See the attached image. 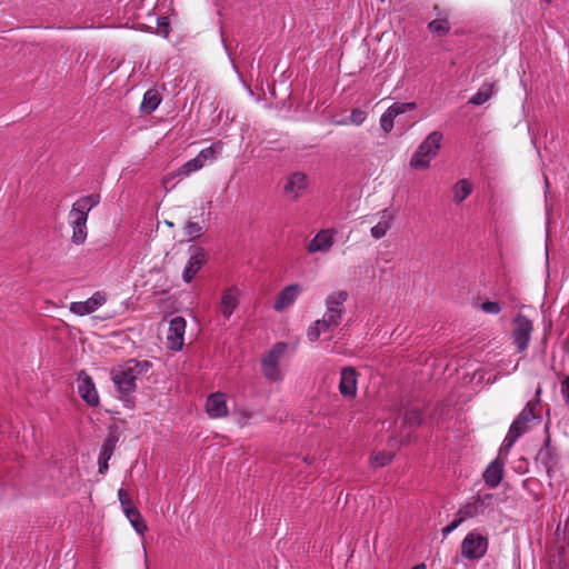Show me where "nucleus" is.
Listing matches in <instances>:
<instances>
[{
	"instance_id": "nucleus-9",
	"label": "nucleus",
	"mask_w": 569,
	"mask_h": 569,
	"mask_svg": "<svg viewBox=\"0 0 569 569\" xmlns=\"http://www.w3.org/2000/svg\"><path fill=\"white\" fill-rule=\"evenodd\" d=\"M190 257L189 260L182 271V279L184 282L190 283L198 271L207 263L208 253L207 251L197 246H191L189 248Z\"/></svg>"
},
{
	"instance_id": "nucleus-42",
	"label": "nucleus",
	"mask_w": 569,
	"mask_h": 569,
	"mask_svg": "<svg viewBox=\"0 0 569 569\" xmlns=\"http://www.w3.org/2000/svg\"><path fill=\"white\" fill-rule=\"evenodd\" d=\"M236 413L239 416V425L241 427L246 426L253 416L252 411L246 408H240L236 410Z\"/></svg>"
},
{
	"instance_id": "nucleus-43",
	"label": "nucleus",
	"mask_w": 569,
	"mask_h": 569,
	"mask_svg": "<svg viewBox=\"0 0 569 569\" xmlns=\"http://www.w3.org/2000/svg\"><path fill=\"white\" fill-rule=\"evenodd\" d=\"M561 395L565 399V402L569 405V376H566L561 380Z\"/></svg>"
},
{
	"instance_id": "nucleus-21",
	"label": "nucleus",
	"mask_w": 569,
	"mask_h": 569,
	"mask_svg": "<svg viewBox=\"0 0 569 569\" xmlns=\"http://www.w3.org/2000/svg\"><path fill=\"white\" fill-rule=\"evenodd\" d=\"M442 139L443 134L440 131H432L427 136V138L419 144L417 149L433 159L437 157L441 148Z\"/></svg>"
},
{
	"instance_id": "nucleus-39",
	"label": "nucleus",
	"mask_w": 569,
	"mask_h": 569,
	"mask_svg": "<svg viewBox=\"0 0 569 569\" xmlns=\"http://www.w3.org/2000/svg\"><path fill=\"white\" fill-rule=\"evenodd\" d=\"M184 232L191 239H196L202 234V227L198 222L189 221L184 227Z\"/></svg>"
},
{
	"instance_id": "nucleus-18",
	"label": "nucleus",
	"mask_w": 569,
	"mask_h": 569,
	"mask_svg": "<svg viewBox=\"0 0 569 569\" xmlns=\"http://www.w3.org/2000/svg\"><path fill=\"white\" fill-rule=\"evenodd\" d=\"M505 462L500 458L492 460L483 471L485 483L490 488H496L502 480Z\"/></svg>"
},
{
	"instance_id": "nucleus-29",
	"label": "nucleus",
	"mask_w": 569,
	"mask_h": 569,
	"mask_svg": "<svg viewBox=\"0 0 569 569\" xmlns=\"http://www.w3.org/2000/svg\"><path fill=\"white\" fill-rule=\"evenodd\" d=\"M222 150V142L218 141L210 147L202 149L196 157L204 166L207 161H213Z\"/></svg>"
},
{
	"instance_id": "nucleus-33",
	"label": "nucleus",
	"mask_w": 569,
	"mask_h": 569,
	"mask_svg": "<svg viewBox=\"0 0 569 569\" xmlns=\"http://www.w3.org/2000/svg\"><path fill=\"white\" fill-rule=\"evenodd\" d=\"M203 164L200 162V159L194 157L193 159L187 161L178 169V176L187 177L192 172L200 170Z\"/></svg>"
},
{
	"instance_id": "nucleus-15",
	"label": "nucleus",
	"mask_w": 569,
	"mask_h": 569,
	"mask_svg": "<svg viewBox=\"0 0 569 569\" xmlns=\"http://www.w3.org/2000/svg\"><path fill=\"white\" fill-rule=\"evenodd\" d=\"M206 411L212 419L227 417L229 415L227 395L220 391L209 395L206 401Z\"/></svg>"
},
{
	"instance_id": "nucleus-2",
	"label": "nucleus",
	"mask_w": 569,
	"mask_h": 569,
	"mask_svg": "<svg viewBox=\"0 0 569 569\" xmlns=\"http://www.w3.org/2000/svg\"><path fill=\"white\" fill-rule=\"evenodd\" d=\"M100 194L91 193L79 198L69 212V221L72 227L71 240L76 244H82L87 239L88 213L99 204Z\"/></svg>"
},
{
	"instance_id": "nucleus-35",
	"label": "nucleus",
	"mask_w": 569,
	"mask_h": 569,
	"mask_svg": "<svg viewBox=\"0 0 569 569\" xmlns=\"http://www.w3.org/2000/svg\"><path fill=\"white\" fill-rule=\"evenodd\" d=\"M415 108L416 103L413 102H395L388 108V111H390L396 118L397 116L413 110Z\"/></svg>"
},
{
	"instance_id": "nucleus-22",
	"label": "nucleus",
	"mask_w": 569,
	"mask_h": 569,
	"mask_svg": "<svg viewBox=\"0 0 569 569\" xmlns=\"http://www.w3.org/2000/svg\"><path fill=\"white\" fill-rule=\"evenodd\" d=\"M528 430V423L520 421L517 417L511 423L509 431L503 439L502 446L500 448V452L503 450H509L515 442Z\"/></svg>"
},
{
	"instance_id": "nucleus-11",
	"label": "nucleus",
	"mask_w": 569,
	"mask_h": 569,
	"mask_svg": "<svg viewBox=\"0 0 569 569\" xmlns=\"http://www.w3.org/2000/svg\"><path fill=\"white\" fill-rule=\"evenodd\" d=\"M187 322L183 317L177 316L169 323L167 342L172 351H180L183 347V337Z\"/></svg>"
},
{
	"instance_id": "nucleus-34",
	"label": "nucleus",
	"mask_w": 569,
	"mask_h": 569,
	"mask_svg": "<svg viewBox=\"0 0 569 569\" xmlns=\"http://www.w3.org/2000/svg\"><path fill=\"white\" fill-rule=\"evenodd\" d=\"M536 408L537 407L533 401L527 402L525 408L518 415V418L520 419V421L529 423L530 421H532L535 419H539L540 417L535 413Z\"/></svg>"
},
{
	"instance_id": "nucleus-44",
	"label": "nucleus",
	"mask_w": 569,
	"mask_h": 569,
	"mask_svg": "<svg viewBox=\"0 0 569 569\" xmlns=\"http://www.w3.org/2000/svg\"><path fill=\"white\" fill-rule=\"evenodd\" d=\"M158 28L164 36L169 34V21L167 17L158 18Z\"/></svg>"
},
{
	"instance_id": "nucleus-41",
	"label": "nucleus",
	"mask_w": 569,
	"mask_h": 569,
	"mask_svg": "<svg viewBox=\"0 0 569 569\" xmlns=\"http://www.w3.org/2000/svg\"><path fill=\"white\" fill-rule=\"evenodd\" d=\"M367 118L366 112L360 108H355L350 113V121L357 126L361 124Z\"/></svg>"
},
{
	"instance_id": "nucleus-30",
	"label": "nucleus",
	"mask_w": 569,
	"mask_h": 569,
	"mask_svg": "<svg viewBox=\"0 0 569 569\" xmlns=\"http://www.w3.org/2000/svg\"><path fill=\"white\" fill-rule=\"evenodd\" d=\"M428 30L433 34L442 37L450 31V23L446 17L437 18L428 23Z\"/></svg>"
},
{
	"instance_id": "nucleus-19",
	"label": "nucleus",
	"mask_w": 569,
	"mask_h": 569,
	"mask_svg": "<svg viewBox=\"0 0 569 569\" xmlns=\"http://www.w3.org/2000/svg\"><path fill=\"white\" fill-rule=\"evenodd\" d=\"M118 440H119V438L116 433H110L101 447L99 459H98L99 472L101 475L106 473V471L109 468L108 462L114 452Z\"/></svg>"
},
{
	"instance_id": "nucleus-25",
	"label": "nucleus",
	"mask_w": 569,
	"mask_h": 569,
	"mask_svg": "<svg viewBox=\"0 0 569 569\" xmlns=\"http://www.w3.org/2000/svg\"><path fill=\"white\" fill-rule=\"evenodd\" d=\"M162 98L156 89H149L144 92L140 110L143 113H152L160 104Z\"/></svg>"
},
{
	"instance_id": "nucleus-3",
	"label": "nucleus",
	"mask_w": 569,
	"mask_h": 569,
	"mask_svg": "<svg viewBox=\"0 0 569 569\" xmlns=\"http://www.w3.org/2000/svg\"><path fill=\"white\" fill-rule=\"evenodd\" d=\"M493 495H477L470 501L461 505L456 513V519L442 529L443 536L456 530L465 520L483 515L489 508H492Z\"/></svg>"
},
{
	"instance_id": "nucleus-8",
	"label": "nucleus",
	"mask_w": 569,
	"mask_h": 569,
	"mask_svg": "<svg viewBox=\"0 0 569 569\" xmlns=\"http://www.w3.org/2000/svg\"><path fill=\"white\" fill-rule=\"evenodd\" d=\"M536 463L546 470L549 478H552L555 469L559 465V455L557 449L551 446V438L549 435L536 456Z\"/></svg>"
},
{
	"instance_id": "nucleus-46",
	"label": "nucleus",
	"mask_w": 569,
	"mask_h": 569,
	"mask_svg": "<svg viewBox=\"0 0 569 569\" xmlns=\"http://www.w3.org/2000/svg\"><path fill=\"white\" fill-rule=\"evenodd\" d=\"M411 569H427L426 565L425 563H420V565H417L415 566L413 568Z\"/></svg>"
},
{
	"instance_id": "nucleus-38",
	"label": "nucleus",
	"mask_w": 569,
	"mask_h": 569,
	"mask_svg": "<svg viewBox=\"0 0 569 569\" xmlns=\"http://www.w3.org/2000/svg\"><path fill=\"white\" fill-rule=\"evenodd\" d=\"M395 117L388 109L382 113L380 118V127L386 132L389 133L393 128Z\"/></svg>"
},
{
	"instance_id": "nucleus-40",
	"label": "nucleus",
	"mask_w": 569,
	"mask_h": 569,
	"mask_svg": "<svg viewBox=\"0 0 569 569\" xmlns=\"http://www.w3.org/2000/svg\"><path fill=\"white\" fill-rule=\"evenodd\" d=\"M480 308L485 313L489 315H498L502 310V307L499 302L489 300L482 302Z\"/></svg>"
},
{
	"instance_id": "nucleus-23",
	"label": "nucleus",
	"mask_w": 569,
	"mask_h": 569,
	"mask_svg": "<svg viewBox=\"0 0 569 569\" xmlns=\"http://www.w3.org/2000/svg\"><path fill=\"white\" fill-rule=\"evenodd\" d=\"M381 219L380 221L373 226L370 230L371 236L375 239H381L386 236L387 231L391 227V222L395 218L393 213L390 212L388 209H385L380 212Z\"/></svg>"
},
{
	"instance_id": "nucleus-32",
	"label": "nucleus",
	"mask_w": 569,
	"mask_h": 569,
	"mask_svg": "<svg viewBox=\"0 0 569 569\" xmlns=\"http://www.w3.org/2000/svg\"><path fill=\"white\" fill-rule=\"evenodd\" d=\"M431 158L425 152H420L419 149L415 151L410 159V167L416 170H426L430 167Z\"/></svg>"
},
{
	"instance_id": "nucleus-6",
	"label": "nucleus",
	"mask_w": 569,
	"mask_h": 569,
	"mask_svg": "<svg viewBox=\"0 0 569 569\" xmlns=\"http://www.w3.org/2000/svg\"><path fill=\"white\" fill-rule=\"evenodd\" d=\"M488 546L487 537L472 531L461 542V555L469 560H478L486 555Z\"/></svg>"
},
{
	"instance_id": "nucleus-12",
	"label": "nucleus",
	"mask_w": 569,
	"mask_h": 569,
	"mask_svg": "<svg viewBox=\"0 0 569 569\" xmlns=\"http://www.w3.org/2000/svg\"><path fill=\"white\" fill-rule=\"evenodd\" d=\"M308 188V177L305 172L296 171L288 176L283 186V192L287 198L292 201L299 199V197Z\"/></svg>"
},
{
	"instance_id": "nucleus-5",
	"label": "nucleus",
	"mask_w": 569,
	"mask_h": 569,
	"mask_svg": "<svg viewBox=\"0 0 569 569\" xmlns=\"http://www.w3.org/2000/svg\"><path fill=\"white\" fill-rule=\"evenodd\" d=\"M287 349V343L277 342L261 359V370L264 378L276 382L282 379L279 361Z\"/></svg>"
},
{
	"instance_id": "nucleus-20",
	"label": "nucleus",
	"mask_w": 569,
	"mask_h": 569,
	"mask_svg": "<svg viewBox=\"0 0 569 569\" xmlns=\"http://www.w3.org/2000/svg\"><path fill=\"white\" fill-rule=\"evenodd\" d=\"M333 244V236L331 230H320L308 243L307 251L309 253L328 251Z\"/></svg>"
},
{
	"instance_id": "nucleus-24",
	"label": "nucleus",
	"mask_w": 569,
	"mask_h": 569,
	"mask_svg": "<svg viewBox=\"0 0 569 569\" xmlns=\"http://www.w3.org/2000/svg\"><path fill=\"white\" fill-rule=\"evenodd\" d=\"M473 186L468 179L458 180L452 187L453 202L460 204L471 194Z\"/></svg>"
},
{
	"instance_id": "nucleus-37",
	"label": "nucleus",
	"mask_w": 569,
	"mask_h": 569,
	"mask_svg": "<svg viewBox=\"0 0 569 569\" xmlns=\"http://www.w3.org/2000/svg\"><path fill=\"white\" fill-rule=\"evenodd\" d=\"M118 499L120 501V505H121L123 513H126V510H128V509H134L136 508L133 506V502H132L129 493L123 488H120L118 490Z\"/></svg>"
},
{
	"instance_id": "nucleus-26",
	"label": "nucleus",
	"mask_w": 569,
	"mask_h": 569,
	"mask_svg": "<svg viewBox=\"0 0 569 569\" xmlns=\"http://www.w3.org/2000/svg\"><path fill=\"white\" fill-rule=\"evenodd\" d=\"M496 92V84L493 82H485L478 91L469 99V103L473 106H481L486 103Z\"/></svg>"
},
{
	"instance_id": "nucleus-45",
	"label": "nucleus",
	"mask_w": 569,
	"mask_h": 569,
	"mask_svg": "<svg viewBox=\"0 0 569 569\" xmlns=\"http://www.w3.org/2000/svg\"><path fill=\"white\" fill-rule=\"evenodd\" d=\"M540 395H541V387L538 386L537 390H536V393H535V397H536V401H533L536 403V407L539 405V401H540Z\"/></svg>"
},
{
	"instance_id": "nucleus-4",
	"label": "nucleus",
	"mask_w": 569,
	"mask_h": 569,
	"mask_svg": "<svg viewBox=\"0 0 569 569\" xmlns=\"http://www.w3.org/2000/svg\"><path fill=\"white\" fill-rule=\"evenodd\" d=\"M533 332V321L523 313H518L512 320L510 337L516 351L525 353L530 345Z\"/></svg>"
},
{
	"instance_id": "nucleus-27",
	"label": "nucleus",
	"mask_w": 569,
	"mask_h": 569,
	"mask_svg": "<svg viewBox=\"0 0 569 569\" xmlns=\"http://www.w3.org/2000/svg\"><path fill=\"white\" fill-rule=\"evenodd\" d=\"M339 323H331L328 321L327 316L323 315L322 319H318L313 322V325L308 329V339L311 342H315L319 339L322 332H327L331 327H338Z\"/></svg>"
},
{
	"instance_id": "nucleus-28",
	"label": "nucleus",
	"mask_w": 569,
	"mask_h": 569,
	"mask_svg": "<svg viewBox=\"0 0 569 569\" xmlns=\"http://www.w3.org/2000/svg\"><path fill=\"white\" fill-rule=\"evenodd\" d=\"M126 517L130 521L133 529L139 533L140 536H144V533L148 530V526L141 515V512L134 508V509H128L126 510Z\"/></svg>"
},
{
	"instance_id": "nucleus-14",
	"label": "nucleus",
	"mask_w": 569,
	"mask_h": 569,
	"mask_svg": "<svg viewBox=\"0 0 569 569\" xmlns=\"http://www.w3.org/2000/svg\"><path fill=\"white\" fill-rule=\"evenodd\" d=\"M240 303V290L232 286L222 291L219 301V311L224 319H229Z\"/></svg>"
},
{
	"instance_id": "nucleus-36",
	"label": "nucleus",
	"mask_w": 569,
	"mask_h": 569,
	"mask_svg": "<svg viewBox=\"0 0 569 569\" xmlns=\"http://www.w3.org/2000/svg\"><path fill=\"white\" fill-rule=\"evenodd\" d=\"M393 459V455L387 451H381L371 458V463L375 467H385L389 465Z\"/></svg>"
},
{
	"instance_id": "nucleus-17",
	"label": "nucleus",
	"mask_w": 569,
	"mask_h": 569,
	"mask_svg": "<svg viewBox=\"0 0 569 569\" xmlns=\"http://www.w3.org/2000/svg\"><path fill=\"white\" fill-rule=\"evenodd\" d=\"M302 288L299 283H293L284 287L276 298L273 309L276 311H283L289 308L301 293Z\"/></svg>"
},
{
	"instance_id": "nucleus-16",
	"label": "nucleus",
	"mask_w": 569,
	"mask_h": 569,
	"mask_svg": "<svg viewBox=\"0 0 569 569\" xmlns=\"http://www.w3.org/2000/svg\"><path fill=\"white\" fill-rule=\"evenodd\" d=\"M358 373L353 367H345L340 373L339 391L345 398H355L357 395Z\"/></svg>"
},
{
	"instance_id": "nucleus-13",
	"label": "nucleus",
	"mask_w": 569,
	"mask_h": 569,
	"mask_svg": "<svg viewBox=\"0 0 569 569\" xmlns=\"http://www.w3.org/2000/svg\"><path fill=\"white\" fill-rule=\"evenodd\" d=\"M107 301L103 292L97 291L86 301H76L70 303V311L78 316H86L94 312Z\"/></svg>"
},
{
	"instance_id": "nucleus-47",
	"label": "nucleus",
	"mask_w": 569,
	"mask_h": 569,
	"mask_svg": "<svg viewBox=\"0 0 569 569\" xmlns=\"http://www.w3.org/2000/svg\"><path fill=\"white\" fill-rule=\"evenodd\" d=\"M381 1L383 2L385 0H381Z\"/></svg>"
},
{
	"instance_id": "nucleus-7",
	"label": "nucleus",
	"mask_w": 569,
	"mask_h": 569,
	"mask_svg": "<svg viewBox=\"0 0 569 569\" xmlns=\"http://www.w3.org/2000/svg\"><path fill=\"white\" fill-rule=\"evenodd\" d=\"M349 298V293L346 290H338L331 292L326 298V316L331 323H341L345 315V303Z\"/></svg>"
},
{
	"instance_id": "nucleus-1",
	"label": "nucleus",
	"mask_w": 569,
	"mask_h": 569,
	"mask_svg": "<svg viewBox=\"0 0 569 569\" xmlns=\"http://www.w3.org/2000/svg\"><path fill=\"white\" fill-rule=\"evenodd\" d=\"M152 367L148 360L129 359L122 365H119L111 370V379L120 395L121 399L136 391V380L146 375Z\"/></svg>"
},
{
	"instance_id": "nucleus-31",
	"label": "nucleus",
	"mask_w": 569,
	"mask_h": 569,
	"mask_svg": "<svg viewBox=\"0 0 569 569\" xmlns=\"http://www.w3.org/2000/svg\"><path fill=\"white\" fill-rule=\"evenodd\" d=\"M422 422V412L419 409L412 408L405 412L402 425L407 428H417Z\"/></svg>"
},
{
	"instance_id": "nucleus-10",
	"label": "nucleus",
	"mask_w": 569,
	"mask_h": 569,
	"mask_svg": "<svg viewBox=\"0 0 569 569\" xmlns=\"http://www.w3.org/2000/svg\"><path fill=\"white\" fill-rule=\"evenodd\" d=\"M77 389L79 396L86 401L89 406H98L99 405V396L96 389L94 382L92 378L84 371L81 370L77 378Z\"/></svg>"
}]
</instances>
